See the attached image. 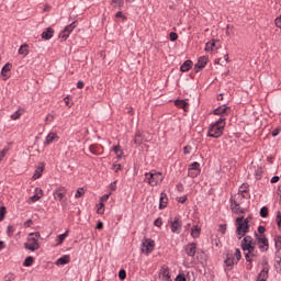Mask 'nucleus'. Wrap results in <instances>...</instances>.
I'll return each instance as SVG.
<instances>
[{
	"mask_svg": "<svg viewBox=\"0 0 281 281\" xmlns=\"http://www.w3.org/2000/svg\"><path fill=\"white\" fill-rule=\"evenodd\" d=\"M278 181H280V177L274 176V177L271 178L270 183H278Z\"/></svg>",
	"mask_w": 281,
	"mask_h": 281,
	"instance_id": "nucleus-61",
	"label": "nucleus"
},
{
	"mask_svg": "<svg viewBox=\"0 0 281 281\" xmlns=\"http://www.w3.org/2000/svg\"><path fill=\"white\" fill-rule=\"evenodd\" d=\"M280 135V127H277L272 131V137H278Z\"/></svg>",
	"mask_w": 281,
	"mask_h": 281,
	"instance_id": "nucleus-59",
	"label": "nucleus"
},
{
	"mask_svg": "<svg viewBox=\"0 0 281 281\" xmlns=\"http://www.w3.org/2000/svg\"><path fill=\"white\" fill-rule=\"evenodd\" d=\"M245 258H246L247 262H252L251 254H249V251L245 255Z\"/></svg>",
	"mask_w": 281,
	"mask_h": 281,
	"instance_id": "nucleus-64",
	"label": "nucleus"
},
{
	"mask_svg": "<svg viewBox=\"0 0 281 281\" xmlns=\"http://www.w3.org/2000/svg\"><path fill=\"white\" fill-rule=\"evenodd\" d=\"M43 196V189L36 188L35 189V194L31 196L32 203H36V201H40V199Z\"/></svg>",
	"mask_w": 281,
	"mask_h": 281,
	"instance_id": "nucleus-22",
	"label": "nucleus"
},
{
	"mask_svg": "<svg viewBox=\"0 0 281 281\" xmlns=\"http://www.w3.org/2000/svg\"><path fill=\"white\" fill-rule=\"evenodd\" d=\"M12 69V64L7 63L2 69H1V76H3L4 80H8V78H10V70Z\"/></svg>",
	"mask_w": 281,
	"mask_h": 281,
	"instance_id": "nucleus-18",
	"label": "nucleus"
},
{
	"mask_svg": "<svg viewBox=\"0 0 281 281\" xmlns=\"http://www.w3.org/2000/svg\"><path fill=\"white\" fill-rule=\"evenodd\" d=\"M113 150L119 159L122 158V155H124V153L120 149V146H114Z\"/></svg>",
	"mask_w": 281,
	"mask_h": 281,
	"instance_id": "nucleus-37",
	"label": "nucleus"
},
{
	"mask_svg": "<svg viewBox=\"0 0 281 281\" xmlns=\"http://www.w3.org/2000/svg\"><path fill=\"white\" fill-rule=\"evenodd\" d=\"M32 265H34V257L32 256L26 257L23 262V267H32Z\"/></svg>",
	"mask_w": 281,
	"mask_h": 281,
	"instance_id": "nucleus-31",
	"label": "nucleus"
},
{
	"mask_svg": "<svg viewBox=\"0 0 281 281\" xmlns=\"http://www.w3.org/2000/svg\"><path fill=\"white\" fill-rule=\"evenodd\" d=\"M187 256L194 258L196 256V243H190L184 247Z\"/></svg>",
	"mask_w": 281,
	"mask_h": 281,
	"instance_id": "nucleus-12",
	"label": "nucleus"
},
{
	"mask_svg": "<svg viewBox=\"0 0 281 281\" xmlns=\"http://www.w3.org/2000/svg\"><path fill=\"white\" fill-rule=\"evenodd\" d=\"M205 65H207V57L202 56L198 59V63L194 65V71L195 74H199V71H202V69H205Z\"/></svg>",
	"mask_w": 281,
	"mask_h": 281,
	"instance_id": "nucleus-11",
	"label": "nucleus"
},
{
	"mask_svg": "<svg viewBox=\"0 0 281 281\" xmlns=\"http://www.w3.org/2000/svg\"><path fill=\"white\" fill-rule=\"evenodd\" d=\"M169 38H170V41L175 42V41H177V38H179V35L176 32H171L169 34Z\"/></svg>",
	"mask_w": 281,
	"mask_h": 281,
	"instance_id": "nucleus-51",
	"label": "nucleus"
},
{
	"mask_svg": "<svg viewBox=\"0 0 281 281\" xmlns=\"http://www.w3.org/2000/svg\"><path fill=\"white\" fill-rule=\"evenodd\" d=\"M111 4L117 8V10H122L124 8V0H112Z\"/></svg>",
	"mask_w": 281,
	"mask_h": 281,
	"instance_id": "nucleus-30",
	"label": "nucleus"
},
{
	"mask_svg": "<svg viewBox=\"0 0 281 281\" xmlns=\"http://www.w3.org/2000/svg\"><path fill=\"white\" fill-rule=\"evenodd\" d=\"M19 117H21V113L19 111L11 115L12 120H19Z\"/></svg>",
	"mask_w": 281,
	"mask_h": 281,
	"instance_id": "nucleus-60",
	"label": "nucleus"
},
{
	"mask_svg": "<svg viewBox=\"0 0 281 281\" xmlns=\"http://www.w3.org/2000/svg\"><path fill=\"white\" fill-rule=\"evenodd\" d=\"M276 221H277V225H278L279 229H281V212L280 211H278V213H277Z\"/></svg>",
	"mask_w": 281,
	"mask_h": 281,
	"instance_id": "nucleus-45",
	"label": "nucleus"
},
{
	"mask_svg": "<svg viewBox=\"0 0 281 281\" xmlns=\"http://www.w3.org/2000/svg\"><path fill=\"white\" fill-rule=\"evenodd\" d=\"M74 30H76V22H72L71 24L67 25L64 29V31L59 33V38L67 41V38H69V34H71Z\"/></svg>",
	"mask_w": 281,
	"mask_h": 281,
	"instance_id": "nucleus-7",
	"label": "nucleus"
},
{
	"mask_svg": "<svg viewBox=\"0 0 281 281\" xmlns=\"http://www.w3.org/2000/svg\"><path fill=\"white\" fill-rule=\"evenodd\" d=\"M229 111H232V108L225 106V105H221V106L216 108L213 111V113H214V115H227V113H229Z\"/></svg>",
	"mask_w": 281,
	"mask_h": 281,
	"instance_id": "nucleus-14",
	"label": "nucleus"
},
{
	"mask_svg": "<svg viewBox=\"0 0 281 281\" xmlns=\"http://www.w3.org/2000/svg\"><path fill=\"white\" fill-rule=\"evenodd\" d=\"M95 229H104V223L98 222Z\"/></svg>",
	"mask_w": 281,
	"mask_h": 281,
	"instance_id": "nucleus-62",
	"label": "nucleus"
},
{
	"mask_svg": "<svg viewBox=\"0 0 281 281\" xmlns=\"http://www.w3.org/2000/svg\"><path fill=\"white\" fill-rule=\"evenodd\" d=\"M265 232H267V228L265 226H258L259 236H265Z\"/></svg>",
	"mask_w": 281,
	"mask_h": 281,
	"instance_id": "nucleus-50",
	"label": "nucleus"
},
{
	"mask_svg": "<svg viewBox=\"0 0 281 281\" xmlns=\"http://www.w3.org/2000/svg\"><path fill=\"white\" fill-rule=\"evenodd\" d=\"M183 223L178 217L170 222V228L173 234H181V227Z\"/></svg>",
	"mask_w": 281,
	"mask_h": 281,
	"instance_id": "nucleus-8",
	"label": "nucleus"
},
{
	"mask_svg": "<svg viewBox=\"0 0 281 281\" xmlns=\"http://www.w3.org/2000/svg\"><path fill=\"white\" fill-rule=\"evenodd\" d=\"M274 23L277 25V27H279L281 30V15L278 16L276 20H274Z\"/></svg>",
	"mask_w": 281,
	"mask_h": 281,
	"instance_id": "nucleus-58",
	"label": "nucleus"
},
{
	"mask_svg": "<svg viewBox=\"0 0 281 281\" xmlns=\"http://www.w3.org/2000/svg\"><path fill=\"white\" fill-rule=\"evenodd\" d=\"M234 258H236V265H238V262H240V258H243V255L240 254V249L236 248L235 254L233 255Z\"/></svg>",
	"mask_w": 281,
	"mask_h": 281,
	"instance_id": "nucleus-34",
	"label": "nucleus"
},
{
	"mask_svg": "<svg viewBox=\"0 0 281 281\" xmlns=\"http://www.w3.org/2000/svg\"><path fill=\"white\" fill-rule=\"evenodd\" d=\"M8 154V148H4L0 151V161L3 160V157H5V155Z\"/></svg>",
	"mask_w": 281,
	"mask_h": 281,
	"instance_id": "nucleus-54",
	"label": "nucleus"
},
{
	"mask_svg": "<svg viewBox=\"0 0 281 281\" xmlns=\"http://www.w3.org/2000/svg\"><path fill=\"white\" fill-rule=\"evenodd\" d=\"M259 214L261 218H267V216H269V207L267 206L261 207Z\"/></svg>",
	"mask_w": 281,
	"mask_h": 281,
	"instance_id": "nucleus-33",
	"label": "nucleus"
},
{
	"mask_svg": "<svg viewBox=\"0 0 281 281\" xmlns=\"http://www.w3.org/2000/svg\"><path fill=\"white\" fill-rule=\"evenodd\" d=\"M274 245L277 247V249H281V235L278 236L276 239H274Z\"/></svg>",
	"mask_w": 281,
	"mask_h": 281,
	"instance_id": "nucleus-42",
	"label": "nucleus"
},
{
	"mask_svg": "<svg viewBox=\"0 0 281 281\" xmlns=\"http://www.w3.org/2000/svg\"><path fill=\"white\" fill-rule=\"evenodd\" d=\"M12 234H14V227L8 226V235L12 236Z\"/></svg>",
	"mask_w": 281,
	"mask_h": 281,
	"instance_id": "nucleus-63",
	"label": "nucleus"
},
{
	"mask_svg": "<svg viewBox=\"0 0 281 281\" xmlns=\"http://www.w3.org/2000/svg\"><path fill=\"white\" fill-rule=\"evenodd\" d=\"M85 194V189L83 188H79L75 194L76 199H80V196H82Z\"/></svg>",
	"mask_w": 281,
	"mask_h": 281,
	"instance_id": "nucleus-40",
	"label": "nucleus"
},
{
	"mask_svg": "<svg viewBox=\"0 0 281 281\" xmlns=\"http://www.w3.org/2000/svg\"><path fill=\"white\" fill-rule=\"evenodd\" d=\"M255 238L260 251H269V239L267 238V235H260L255 232Z\"/></svg>",
	"mask_w": 281,
	"mask_h": 281,
	"instance_id": "nucleus-5",
	"label": "nucleus"
},
{
	"mask_svg": "<svg viewBox=\"0 0 281 281\" xmlns=\"http://www.w3.org/2000/svg\"><path fill=\"white\" fill-rule=\"evenodd\" d=\"M168 206V195L166 193L160 194L159 210H164Z\"/></svg>",
	"mask_w": 281,
	"mask_h": 281,
	"instance_id": "nucleus-21",
	"label": "nucleus"
},
{
	"mask_svg": "<svg viewBox=\"0 0 281 281\" xmlns=\"http://www.w3.org/2000/svg\"><path fill=\"white\" fill-rule=\"evenodd\" d=\"M189 69H192V60H190V59L186 60V61L181 65L180 71L186 72V71H188Z\"/></svg>",
	"mask_w": 281,
	"mask_h": 281,
	"instance_id": "nucleus-25",
	"label": "nucleus"
},
{
	"mask_svg": "<svg viewBox=\"0 0 281 281\" xmlns=\"http://www.w3.org/2000/svg\"><path fill=\"white\" fill-rule=\"evenodd\" d=\"M225 128V119L220 117L214 124L209 128V137L218 138L223 135V130Z\"/></svg>",
	"mask_w": 281,
	"mask_h": 281,
	"instance_id": "nucleus-1",
	"label": "nucleus"
},
{
	"mask_svg": "<svg viewBox=\"0 0 281 281\" xmlns=\"http://www.w3.org/2000/svg\"><path fill=\"white\" fill-rule=\"evenodd\" d=\"M220 232H222V234H225V232H227V224L220 225Z\"/></svg>",
	"mask_w": 281,
	"mask_h": 281,
	"instance_id": "nucleus-57",
	"label": "nucleus"
},
{
	"mask_svg": "<svg viewBox=\"0 0 281 281\" xmlns=\"http://www.w3.org/2000/svg\"><path fill=\"white\" fill-rule=\"evenodd\" d=\"M274 260L278 265H281L280 249L277 250Z\"/></svg>",
	"mask_w": 281,
	"mask_h": 281,
	"instance_id": "nucleus-48",
	"label": "nucleus"
},
{
	"mask_svg": "<svg viewBox=\"0 0 281 281\" xmlns=\"http://www.w3.org/2000/svg\"><path fill=\"white\" fill-rule=\"evenodd\" d=\"M161 181H164L161 172L151 170L150 172L145 173V182L148 183V186L155 187L157 183H161Z\"/></svg>",
	"mask_w": 281,
	"mask_h": 281,
	"instance_id": "nucleus-3",
	"label": "nucleus"
},
{
	"mask_svg": "<svg viewBox=\"0 0 281 281\" xmlns=\"http://www.w3.org/2000/svg\"><path fill=\"white\" fill-rule=\"evenodd\" d=\"M191 236L192 238H199L201 236V227L198 225L193 226L191 229Z\"/></svg>",
	"mask_w": 281,
	"mask_h": 281,
	"instance_id": "nucleus-27",
	"label": "nucleus"
},
{
	"mask_svg": "<svg viewBox=\"0 0 281 281\" xmlns=\"http://www.w3.org/2000/svg\"><path fill=\"white\" fill-rule=\"evenodd\" d=\"M16 279V276L14 273H9L4 277L5 281H14Z\"/></svg>",
	"mask_w": 281,
	"mask_h": 281,
	"instance_id": "nucleus-43",
	"label": "nucleus"
},
{
	"mask_svg": "<svg viewBox=\"0 0 281 281\" xmlns=\"http://www.w3.org/2000/svg\"><path fill=\"white\" fill-rule=\"evenodd\" d=\"M153 249H155V240L153 239H145L143 243L142 251L148 254H151Z\"/></svg>",
	"mask_w": 281,
	"mask_h": 281,
	"instance_id": "nucleus-10",
	"label": "nucleus"
},
{
	"mask_svg": "<svg viewBox=\"0 0 281 281\" xmlns=\"http://www.w3.org/2000/svg\"><path fill=\"white\" fill-rule=\"evenodd\" d=\"M119 278H120V280H126V270L121 269L119 271Z\"/></svg>",
	"mask_w": 281,
	"mask_h": 281,
	"instance_id": "nucleus-39",
	"label": "nucleus"
},
{
	"mask_svg": "<svg viewBox=\"0 0 281 281\" xmlns=\"http://www.w3.org/2000/svg\"><path fill=\"white\" fill-rule=\"evenodd\" d=\"M176 281H188V280L186 279V274H178L176 277Z\"/></svg>",
	"mask_w": 281,
	"mask_h": 281,
	"instance_id": "nucleus-55",
	"label": "nucleus"
},
{
	"mask_svg": "<svg viewBox=\"0 0 281 281\" xmlns=\"http://www.w3.org/2000/svg\"><path fill=\"white\" fill-rule=\"evenodd\" d=\"M69 262H71V257L69 255H64L56 260L55 265H57V267H63L65 265H69Z\"/></svg>",
	"mask_w": 281,
	"mask_h": 281,
	"instance_id": "nucleus-16",
	"label": "nucleus"
},
{
	"mask_svg": "<svg viewBox=\"0 0 281 281\" xmlns=\"http://www.w3.org/2000/svg\"><path fill=\"white\" fill-rule=\"evenodd\" d=\"M243 251H249V254H254V251H256V241H250V245L246 246Z\"/></svg>",
	"mask_w": 281,
	"mask_h": 281,
	"instance_id": "nucleus-29",
	"label": "nucleus"
},
{
	"mask_svg": "<svg viewBox=\"0 0 281 281\" xmlns=\"http://www.w3.org/2000/svg\"><path fill=\"white\" fill-rule=\"evenodd\" d=\"M19 54L21 56H27L30 54V46L27 44H23L20 48H19Z\"/></svg>",
	"mask_w": 281,
	"mask_h": 281,
	"instance_id": "nucleus-26",
	"label": "nucleus"
},
{
	"mask_svg": "<svg viewBox=\"0 0 281 281\" xmlns=\"http://www.w3.org/2000/svg\"><path fill=\"white\" fill-rule=\"evenodd\" d=\"M252 241H254V238L250 235L244 236L241 240V249L246 248L248 245H251Z\"/></svg>",
	"mask_w": 281,
	"mask_h": 281,
	"instance_id": "nucleus-24",
	"label": "nucleus"
},
{
	"mask_svg": "<svg viewBox=\"0 0 281 281\" xmlns=\"http://www.w3.org/2000/svg\"><path fill=\"white\" fill-rule=\"evenodd\" d=\"M224 265H226V267H234L236 265V259L234 258V254L232 252H226V258L224 260Z\"/></svg>",
	"mask_w": 281,
	"mask_h": 281,
	"instance_id": "nucleus-13",
	"label": "nucleus"
},
{
	"mask_svg": "<svg viewBox=\"0 0 281 281\" xmlns=\"http://www.w3.org/2000/svg\"><path fill=\"white\" fill-rule=\"evenodd\" d=\"M7 213H8V210L5 209V206H1L0 207V223H1V221H3L5 218Z\"/></svg>",
	"mask_w": 281,
	"mask_h": 281,
	"instance_id": "nucleus-36",
	"label": "nucleus"
},
{
	"mask_svg": "<svg viewBox=\"0 0 281 281\" xmlns=\"http://www.w3.org/2000/svg\"><path fill=\"white\" fill-rule=\"evenodd\" d=\"M67 236H69V234L66 232L64 234L58 235V243L57 245H63V243H65V238H67Z\"/></svg>",
	"mask_w": 281,
	"mask_h": 281,
	"instance_id": "nucleus-35",
	"label": "nucleus"
},
{
	"mask_svg": "<svg viewBox=\"0 0 281 281\" xmlns=\"http://www.w3.org/2000/svg\"><path fill=\"white\" fill-rule=\"evenodd\" d=\"M199 175H201V165L195 161L190 165L188 176L191 177V179H195Z\"/></svg>",
	"mask_w": 281,
	"mask_h": 281,
	"instance_id": "nucleus-6",
	"label": "nucleus"
},
{
	"mask_svg": "<svg viewBox=\"0 0 281 281\" xmlns=\"http://www.w3.org/2000/svg\"><path fill=\"white\" fill-rule=\"evenodd\" d=\"M247 188H249V184L248 183H243L240 187H239V192L241 193V196L243 199H245V194H247Z\"/></svg>",
	"mask_w": 281,
	"mask_h": 281,
	"instance_id": "nucleus-32",
	"label": "nucleus"
},
{
	"mask_svg": "<svg viewBox=\"0 0 281 281\" xmlns=\"http://www.w3.org/2000/svg\"><path fill=\"white\" fill-rule=\"evenodd\" d=\"M190 150H192V146L187 145V146L183 148L184 155H190Z\"/></svg>",
	"mask_w": 281,
	"mask_h": 281,
	"instance_id": "nucleus-56",
	"label": "nucleus"
},
{
	"mask_svg": "<svg viewBox=\"0 0 281 281\" xmlns=\"http://www.w3.org/2000/svg\"><path fill=\"white\" fill-rule=\"evenodd\" d=\"M66 194H67V189H65V187H59L54 191L53 196L55 201H63Z\"/></svg>",
	"mask_w": 281,
	"mask_h": 281,
	"instance_id": "nucleus-9",
	"label": "nucleus"
},
{
	"mask_svg": "<svg viewBox=\"0 0 281 281\" xmlns=\"http://www.w3.org/2000/svg\"><path fill=\"white\" fill-rule=\"evenodd\" d=\"M175 104L178 109H183L186 113H188V110L190 109V103L186 102V100H176Z\"/></svg>",
	"mask_w": 281,
	"mask_h": 281,
	"instance_id": "nucleus-17",
	"label": "nucleus"
},
{
	"mask_svg": "<svg viewBox=\"0 0 281 281\" xmlns=\"http://www.w3.org/2000/svg\"><path fill=\"white\" fill-rule=\"evenodd\" d=\"M54 139H58V135H56V133H49L46 136V140L44 142L45 146H49V144H54Z\"/></svg>",
	"mask_w": 281,
	"mask_h": 281,
	"instance_id": "nucleus-23",
	"label": "nucleus"
},
{
	"mask_svg": "<svg viewBox=\"0 0 281 281\" xmlns=\"http://www.w3.org/2000/svg\"><path fill=\"white\" fill-rule=\"evenodd\" d=\"M38 238H41V233L38 232L29 234V238H27L29 243H25L24 247L29 251H36L41 249V245L38 244Z\"/></svg>",
	"mask_w": 281,
	"mask_h": 281,
	"instance_id": "nucleus-2",
	"label": "nucleus"
},
{
	"mask_svg": "<svg viewBox=\"0 0 281 281\" xmlns=\"http://www.w3.org/2000/svg\"><path fill=\"white\" fill-rule=\"evenodd\" d=\"M207 47H211V52L215 49H218V47L216 46V40H212L211 42H207Z\"/></svg>",
	"mask_w": 281,
	"mask_h": 281,
	"instance_id": "nucleus-38",
	"label": "nucleus"
},
{
	"mask_svg": "<svg viewBox=\"0 0 281 281\" xmlns=\"http://www.w3.org/2000/svg\"><path fill=\"white\" fill-rule=\"evenodd\" d=\"M116 19H122L123 21H126V16L122 13V11H117L115 13Z\"/></svg>",
	"mask_w": 281,
	"mask_h": 281,
	"instance_id": "nucleus-52",
	"label": "nucleus"
},
{
	"mask_svg": "<svg viewBox=\"0 0 281 281\" xmlns=\"http://www.w3.org/2000/svg\"><path fill=\"white\" fill-rule=\"evenodd\" d=\"M97 214H104V203L100 202V207L97 210Z\"/></svg>",
	"mask_w": 281,
	"mask_h": 281,
	"instance_id": "nucleus-53",
	"label": "nucleus"
},
{
	"mask_svg": "<svg viewBox=\"0 0 281 281\" xmlns=\"http://www.w3.org/2000/svg\"><path fill=\"white\" fill-rule=\"evenodd\" d=\"M89 150L92 155H98V145H90Z\"/></svg>",
	"mask_w": 281,
	"mask_h": 281,
	"instance_id": "nucleus-44",
	"label": "nucleus"
},
{
	"mask_svg": "<svg viewBox=\"0 0 281 281\" xmlns=\"http://www.w3.org/2000/svg\"><path fill=\"white\" fill-rule=\"evenodd\" d=\"M233 212H235V214H245V209L240 207L239 204Z\"/></svg>",
	"mask_w": 281,
	"mask_h": 281,
	"instance_id": "nucleus-46",
	"label": "nucleus"
},
{
	"mask_svg": "<svg viewBox=\"0 0 281 281\" xmlns=\"http://www.w3.org/2000/svg\"><path fill=\"white\" fill-rule=\"evenodd\" d=\"M244 221H245V216L237 217L236 221H235L236 226L240 227V225H243Z\"/></svg>",
	"mask_w": 281,
	"mask_h": 281,
	"instance_id": "nucleus-47",
	"label": "nucleus"
},
{
	"mask_svg": "<svg viewBox=\"0 0 281 281\" xmlns=\"http://www.w3.org/2000/svg\"><path fill=\"white\" fill-rule=\"evenodd\" d=\"M240 204L236 200L231 199V210H236Z\"/></svg>",
	"mask_w": 281,
	"mask_h": 281,
	"instance_id": "nucleus-41",
	"label": "nucleus"
},
{
	"mask_svg": "<svg viewBox=\"0 0 281 281\" xmlns=\"http://www.w3.org/2000/svg\"><path fill=\"white\" fill-rule=\"evenodd\" d=\"M54 36V29L47 27L43 33H42V38L44 41H49Z\"/></svg>",
	"mask_w": 281,
	"mask_h": 281,
	"instance_id": "nucleus-20",
	"label": "nucleus"
},
{
	"mask_svg": "<svg viewBox=\"0 0 281 281\" xmlns=\"http://www.w3.org/2000/svg\"><path fill=\"white\" fill-rule=\"evenodd\" d=\"M269 269L270 267H265L257 276V281H267L269 279Z\"/></svg>",
	"mask_w": 281,
	"mask_h": 281,
	"instance_id": "nucleus-15",
	"label": "nucleus"
},
{
	"mask_svg": "<svg viewBox=\"0 0 281 281\" xmlns=\"http://www.w3.org/2000/svg\"><path fill=\"white\" fill-rule=\"evenodd\" d=\"M154 225L156 227H161V225H164V222L161 221V217H158L154 221Z\"/></svg>",
	"mask_w": 281,
	"mask_h": 281,
	"instance_id": "nucleus-49",
	"label": "nucleus"
},
{
	"mask_svg": "<svg viewBox=\"0 0 281 281\" xmlns=\"http://www.w3.org/2000/svg\"><path fill=\"white\" fill-rule=\"evenodd\" d=\"M43 170H44L43 167H38V168L35 170V172H34L32 179H33L34 181H36V179H41V177H43Z\"/></svg>",
	"mask_w": 281,
	"mask_h": 281,
	"instance_id": "nucleus-28",
	"label": "nucleus"
},
{
	"mask_svg": "<svg viewBox=\"0 0 281 281\" xmlns=\"http://www.w3.org/2000/svg\"><path fill=\"white\" fill-rule=\"evenodd\" d=\"M247 234H249V217L244 218V223L236 228V235L238 240L245 238Z\"/></svg>",
	"mask_w": 281,
	"mask_h": 281,
	"instance_id": "nucleus-4",
	"label": "nucleus"
},
{
	"mask_svg": "<svg viewBox=\"0 0 281 281\" xmlns=\"http://www.w3.org/2000/svg\"><path fill=\"white\" fill-rule=\"evenodd\" d=\"M146 142V137L143 136L142 132H137L134 136V144L137 146H142Z\"/></svg>",
	"mask_w": 281,
	"mask_h": 281,
	"instance_id": "nucleus-19",
	"label": "nucleus"
}]
</instances>
